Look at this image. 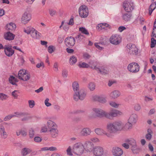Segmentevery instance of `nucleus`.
Wrapping results in <instances>:
<instances>
[{
    "mask_svg": "<svg viewBox=\"0 0 156 156\" xmlns=\"http://www.w3.org/2000/svg\"><path fill=\"white\" fill-rule=\"evenodd\" d=\"M66 51L69 53H72L74 52V50L72 49L67 48L66 49Z\"/></svg>",
    "mask_w": 156,
    "mask_h": 156,
    "instance_id": "nucleus-58",
    "label": "nucleus"
},
{
    "mask_svg": "<svg viewBox=\"0 0 156 156\" xmlns=\"http://www.w3.org/2000/svg\"><path fill=\"white\" fill-rule=\"evenodd\" d=\"M99 72L101 74H106L108 72L105 69L102 68V69H99Z\"/></svg>",
    "mask_w": 156,
    "mask_h": 156,
    "instance_id": "nucleus-48",
    "label": "nucleus"
},
{
    "mask_svg": "<svg viewBox=\"0 0 156 156\" xmlns=\"http://www.w3.org/2000/svg\"><path fill=\"white\" fill-rule=\"evenodd\" d=\"M138 49L135 45H133L132 49L128 51V53L131 55H136L138 54Z\"/></svg>",
    "mask_w": 156,
    "mask_h": 156,
    "instance_id": "nucleus-25",
    "label": "nucleus"
},
{
    "mask_svg": "<svg viewBox=\"0 0 156 156\" xmlns=\"http://www.w3.org/2000/svg\"><path fill=\"white\" fill-rule=\"evenodd\" d=\"M49 131L52 137L55 138L58 136V131L57 128L50 129Z\"/></svg>",
    "mask_w": 156,
    "mask_h": 156,
    "instance_id": "nucleus-21",
    "label": "nucleus"
},
{
    "mask_svg": "<svg viewBox=\"0 0 156 156\" xmlns=\"http://www.w3.org/2000/svg\"><path fill=\"white\" fill-rule=\"evenodd\" d=\"M125 10L127 12H131L134 8V3L131 2L125 1L123 4Z\"/></svg>",
    "mask_w": 156,
    "mask_h": 156,
    "instance_id": "nucleus-11",
    "label": "nucleus"
},
{
    "mask_svg": "<svg viewBox=\"0 0 156 156\" xmlns=\"http://www.w3.org/2000/svg\"><path fill=\"white\" fill-rule=\"evenodd\" d=\"M97 29L100 30H101L103 29H105V27L103 26L102 24L101 23L98 24L97 26Z\"/></svg>",
    "mask_w": 156,
    "mask_h": 156,
    "instance_id": "nucleus-49",
    "label": "nucleus"
},
{
    "mask_svg": "<svg viewBox=\"0 0 156 156\" xmlns=\"http://www.w3.org/2000/svg\"><path fill=\"white\" fill-rule=\"evenodd\" d=\"M88 87L91 91L94 90L95 88V85L93 82H90L88 84Z\"/></svg>",
    "mask_w": 156,
    "mask_h": 156,
    "instance_id": "nucleus-34",
    "label": "nucleus"
},
{
    "mask_svg": "<svg viewBox=\"0 0 156 156\" xmlns=\"http://www.w3.org/2000/svg\"><path fill=\"white\" fill-rule=\"evenodd\" d=\"M20 132L21 134L23 136L25 137L27 135V132L24 130L22 129L20 130Z\"/></svg>",
    "mask_w": 156,
    "mask_h": 156,
    "instance_id": "nucleus-56",
    "label": "nucleus"
},
{
    "mask_svg": "<svg viewBox=\"0 0 156 156\" xmlns=\"http://www.w3.org/2000/svg\"><path fill=\"white\" fill-rule=\"evenodd\" d=\"M124 126V124L121 121H115L112 123H108L106 129L109 132L107 133L103 129L97 128L95 129V133L99 135H105L108 137H110L111 134H115L122 130Z\"/></svg>",
    "mask_w": 156,
    "mask_h": 156,
    "instance_id": "nucleus-1",
    "label": "nucleus"
},
{
    "mask_svg": "<svg viewBox=\"0 0 156 156\" xmlns=\"http://www.w3.org/2000/svg\"><path fill=\"white\" fill-rule=\"evenodd\" d=\"M112 153L114 156H121L123 154V152L121 148L118 147H115L112 149Z\"/></svg>",
    "mask_w": 156,
    "mask_h": 156,
    "instance_id": "nucleus-18",
    "label": "nucleus"
},
{
    "mask_svg": "<svg viewBox=\"0 0 156 156\" xmlns=\"http://www.w3.org/2000/svg\"><path fill=\"white\" fill-rule=\"evenodd\" d=\"M23 31L28 34H30L31 36L34 39L39 38L41 36L40 33L30 26L28 27L26 29H24Z\"/></svg>",
    "mask_w": 156,
    "mask_h": 156,
    "instance_id": "nucleus-4",
    "label": "nucleus"
},
{
    "mask_svg": "<svg viewBox=\"0 0 156 156\" xmlns=\"http://www.w3.org/2000/svg\"><path fill=\"white\" fill-rule=\"evenodd\" d=\"M152 137V135L151 134L147 133L146 135V138L147 139L150 140L151 139Z\"/></svg>",
    "mask_w": 156,
    "mask_h": 156,
    "instance_id": "nucleus-64",
    "label": "nucleus"
},
{
    "mask_svg": "<svg viewBox=\"0 0 156 156\" xmlns=\"http://www.w3.org/2000/svg\"><path fill=\"white\" fill-rule=\"evenodd\" d=\"M62 75L63 77L66 78L68 75L67 71L66 70H63L62 73Z\"/></svg>",
    "mask_w": 156,
    "mask_h": 156,
    "instance_id": "nucleus-46",
    "label": "nucleus"
},
{
    "mask_svg": "<svg viewBox=\"0 0 156 156\" xmlns=\"http://www.w3.org/2000/svg\"><path fill=\"white\" fill-rule=\"evenodd\" d=\"M8 98V96L4 94L0 93V100L4 101L7 99Z\"/></svg>",
    "mask_w": 156,
    "mask_h": 156,
    "instance_id": "nucleus-37",
    "label": "nucleus"
},
{
    "mask_svg": "<svg viewBox=\"0 0 156 156\" xmlns=\"http://www.w3.org/2000/svg\"><path fill=\"white\" fill-rule=\"evenodd\" d=\"M140 67L138 64L133 62L129 64L128 66V70L131 72L136 73L140 70Z\"/></svg>",
    "mask_w": 156,
    "mask_h": 156,
    "instance_id": "nucleus-6",
    "label": "nucleus"
},
{
    "mask_svg": "<svg viewBox=\"0 0 156 156\" xmlns=\"http://www.w3.org/2000/svg\"><path fill=\"white\" fill-rule=\"evenodd\" d=\"M79 31L81 32V33L87 35L89 34V33L87 30H86L84 27H81L79 29Z\"/></svg>",
    "mask_w": 156,
    "mask_h": 156,
    "instance_id": "nucleus-35",
    "label": "nucleus"
},
{
    "mask_svg": "<svg viewBox=\"0 0 156 156\" xmlns=\"http://www.w3.org/2000/svg\"><path fill=\"white\" fill-rule=\"evenodd\" d=\"M91 131L90 129L88 127L83 128L80 132V134L82 136H88L90 135Z\"/></svg>",
    "mask_w": 156,
    "mask_h": 156,
    "instance_id": "nucleus-20",
    "label": "nucleus"
},
{
    "mask_svg": "<svg viewBox=\"0 0 156 156\" xmlns=\"http://www.w3.org/2000/svg\"><path fill=\"white\" fill-rule=\"evenodd\" d=\"M83 57L85 59H89L90 57V56L87 53H85L83 54Z\"/></svg>",
    "mask_w": 156,
    "mask_h": 156,
    "instance_id": "nucleus-60",
    "label": "nucleus"
},
{
    "mask_svg": "<svg viewBox=\"0 0 156 156\" xmlns=\"http://www.w3.org/2000/svg\"><path fill=\"white\" fill-rule=\"evenodd\" d=\"M156 44V40H155L154 38H152L151 39V48H153L155 46Z\"/></svg>",
    "mask_w": 156,
    "mask_h": 156,
    "instance_id": "nucleus-40",
    "label": "nucleus"
},
{
    "mask_svg": "<svg viewBox=\"0 0 156 156\" xmlns=\"http://www.w3.org/2000/svg\"><path fill=\"white\" fill-rule=\"evenodd\" d=\"M119 112L118 110L113 109L109 112H106L105 117L110 119H112L113 117L117 116Z\"/></svg>",
    "mask_w": 156,
    "mask_h": 156,
    "instance_id": "nucleus-13",
    "label": "nucleus"
},
{
    "mask_svg": "<svg viewBox=\"0 0 156 156\" xmlns=\"http://www.w3.org/2000/svg\"><path fill=\"white\" fill-rule=\"evenodd\" d=\"M31 19L30 15L28 12H25L21 18V22L25 24L27 23Z\"/></svg>",
    "mask_w": 156,
    "mask_h": 156,
    "instance_id": "nucleus-15",
    "label": "nucleus"
},
{
    "mask_svg": "<svg viewBox=\"0 0 156 156\" xmlns=\"http://www.w3.org/2000/svg\"><path fill=\"white\" fill-rule=\"evenodd\" d=\"M90 140L93 142H96L99 141L98 138L96 137H94L91 139Z\"/></svg>",
    "mask_w": 156,
    "mask_h": 156,
    "instance_id": "nucleus-63",
    "label": "nucleus"
},
{
    "mask_svg": "<svg viewBox=\"0 0 156 156\" xmlns=\"http://www.w3.org/2000/svg\"><path fill=\"white\" fill-rule=\"evenodd\" d=\"M14 114L16 116H17V117L23 116L26 115V114L25 113L18 112H14Z\"/></svg>",
    "mask_w": 156,
    "mask_h": 156,
    "instance_id": "nucleus-38",
    "label": "nucleus"
},
{
    "mask_svg": "<svg viewBox=\"0 0 156 156\" xmlns=\"http://www.w3.org/2000/svg\"><path fill=\"white\" fill-rule=\"evenodd\" d=\"M84 145L80 142L74 144L72 149L73 153L78 155H82L84 153Z\"/></svg>",
    "mask_w": 156,
    "mask_h": 156,
    "instance_id": "nucleus-3",
    "label": "nucleus"
},
{
    "mask_svg": "<svg viewBox=\"0 0 156 156\" xmlns=\"http://www.w3.org/2000/svg\"><path fill=\"white\" fill-rule=\"evenodd\" d=\"M156 29V21H155L154 23V26L153 28V31L152 32V34L153 35H155V34L156 33L155 29Z\"/></svg>",
    "mask_w": 156,
    "mask_h": 156,
    "instance_id": "nucleus-52",
    "label": "nucleus"
},
{
    "mask_svg": "<svg viewBox=\"0 0 156 156\" xmlns=\"http://www.w3.org/2000/svg\"><path fill=\"white\" fill-rule=\"evenodd\" d=\"M73 16H72L69 22V23H68V24L69 25H73Z\"/></svg>",
    "mask_w": 156,
    "mask_h": 156,
    "instance_id": "nucleus-57",
    "label": "nucleus"
},
{
    "mask_svg": "<svg viewBox=\"0 0 156 156\" xmlns=\"http://www.w3.org/2000/svg\"><path fill=\"white\" fill-rule=\"evenodd\" d=\"M15 36V35L10 32H7L4 35L5 39L9 41L13 40Z\"/></svg>",
    "mask_w": 156,
    "mask_h": 156,
    "instance_id": "nucleus-23",
    "label": "nucleus"
},
{
    "mask_svg": "<svg viewBox=\"0 0 156 156\" xmlns=\"http://www.w3.org/2000/svg\"><path fill=\"white\" fill-rule=\"evenodd\" d=\"M49 12L51 16H53L55 15L56 13V11L55 10L52 9H50L49 10Z\"/></svg>",
    "mask_w": 156,
    "mask_h": 156,
    "instance_id": "nucleus-51",
    "label": "nucleus"
},
{
    "mask_svg": "<svg viewBox=\"0 0 156 156\" xmlns=\"http://www.w3.org/2000/svg\"><path fill=\"white\" fill-rule=\"evenodd\" d=\"M65 42L67 47L69 48H71L75 44L76 40L74 37L72 36L68 37L66 38Z\"/></svg>",
    "mask_w": 156,
    "mask_h": 156,
    "instance_id": "nucleus-8",
    "label": "nucleus"
},
{
    "mask_svg": "<svg viewBox=\"0 0 156 156\" xmlns=\"http://www.w3.org/2000/svg\"><path fill=\"white\" fill-rule=\"evenodd\" d=\"M77 61V58L75 56L73 55L70 57L69 62L70 65H73L75 64Z\"/></svg>",
    "mask_w": 156,
    "mask_h": 156,
    "instance_id": "nucleus-32",
    "label": "nucleus"
},
{
    "mask_svg": "<svg viewBox=\"0 0 156 156\" xmlns=\"http://www.w3.org/2000/svg\"><path fill=\"white\" fill-rule=\"evenodd\" d=\"M28 104L29 107L31 108H33L35 105L34 101V100H29L28 101Z\"/></svg>",
    "mask_w": 156,
    "mask_h": 156,
    "instance_id": "nucleus-41",
    "label": "nucleus"
},
{
    "mask_svg": "<svg viewBox=\"0 0 156 156\" xmlns=\"http://www.w3.org/2000/svg\"><path fill=\"white\" fill-rule=\"evenodd\" d=\"M31 151L29 148H24L22 150V154L23 156H25L28 154L30 153Z\"/></svg>",
    "mask_w": 156,
    "mask_h": 156,
    "instance_id": "nucleus-33",
    "label": "nucleus"
},
{
    "mask_svg": "<svg viewBox=\"0 0 156 156\" xmlns=\"http://www.w3.org/2000/svg\"><path fill=\"white\" fill-rule=\"evenodd\" d=\"M120 95V92L117 90H115L111 92L110 95V97L113 99H115Z\"/></svg>",
    "mask_w": 156,
    "mask_h": 156,
    "instance_id": "nucleus-26",
    "label": "nucleus"
},
{
    "mask_svg": "<svg viewBox=\"0 0 156 156\" xmlns=\"http://www.w3.org/2000/svg\"><path fill=\"white\" fill-rule=\"evenodd\" d=\"M136 111H139L141 108V107L140 105H136L134 107Z\"/></svg>",
    "mask_w": 156,
    "mask_h": 156,
    "instance_id": "nucleus-55",
    "label": "nucleus"
},
{
    "mask_svg": "<svg viewBox=\"0 0 156 156\" xmlns=\"http://www.w3.org/2000/svg\"><path fill=\"white\" fill-rule=\"evenodd\" d=\"M16 28V24L13 23H11L6 26V29L9 30H14Z\"/></svg>",
    "mask_w": 156,
    "mask_h": 156,
    "instance_id": "nucleus-27",
    "label": "nucleus"
},
{
    "mask_svg": "<svg viewBox=\"0 0 156 156\" xmlns=\"http://www.w3.org/2000/svg\"><path fill=\"white\" fill-rule=\"evenodd\" d=\"M18 91L16 90H15L13 91L12 93V96H13L15 98H17L18 96V94L16 92H18Z\"/></svg>",
    "mask_w": 156,
    "mask_h": 156,
    "instance_id": "nucleus-54",
    "label": "nucleus"
},
{
    "mask_svg": "<svg viewBox=\"0 0 156 156\" xmlns=\"http://www.w3.org/2000/svg\"><path fill=\"white\" fill-rule=\"evenodd\" d=\"M109 104L111 106L115 108H118L119 106V104L113 101L110 102Z\"/></svg>",
    "mask_w": 156,
    "mask_h": 156,
    "instance_id": "nucleus-43",
    "label": "nucleus"
},
{
    "mask_svg": "<svg viewBox=\"0 0 156 156\" xmlns=\"http://www.w3.org/2000/svg\"><path fill=\"white\" fill-rule=\"evenodd\" d=\"M71 148L70 146H69L66 150L67 153L68 155L72 156L73 154L71 152Z\"/></svg>",
    "mask_w": 156,
    "mask_h": 156,
    "instance_id": "nucleus-45",
    "label": "nucleus"
},
{
    "mask_svg": "<svg viewBox=\"0 0 156 156\" xmlns=\"http://www.w3.org/2000/svg\"><path fill=\"white\" fill-rule=\"evenodd\" d=\"M156 8V2L152 3L150 6L149 8V14L151 15L154 11Z\"/></svg>",
    "mask_w": 156,
    "mask_h": 156,
    "instance_id": "nucleus-29",
    "label": "nucleus"
},
{
    "mask_svg": "<svg viewBox=\"0 0 156 156\" xmlns=\"http://www.w3.org/2000/svg\"><path fill=\"white\" fill-rule=\"evenodd\" d=\"M42 139L40 137L38 136L35 137L34 138V140L35 141L37 142H39L41 141Z\"/></svg>",
    "mask_w": 156,
    "mask_h": 156,
    "instance_id": "nucleus-53",
    "label": "nucleus"
},
{
    "mask_svg": "<svg viewBox=\"0 0 156 156\" xmlns=\"http://www.w3.org/2000/svg\"><path fill=\"white\" fill-rule=\"evenodd\" d=\"M137 119V116L136 114H132L131 115L128 119V121L133 124H135L136 122Z\"/></svg>",
    "mask_w": 156,
    "mask_h": 156,
    "instance_id": "nucleus-24",
    "label": "nucleus"
},
{
    "mask_svg": "<svg viewBox=\"0 0 156 156\" xmlns=\"http://www.w3.org/2000/svg\"><path fill=\"white\" fill-rule=\"evenodd\" d=\"M132 14L130 12H125L122 14V20L126 22L130 21L132 17Z\"/></svg>",
    "mask_w": 156,
    "mask_h": 156,
    "instance_id": "nucleus-19",
    "label": "nucleus"
},
{
    "mask_svg": "<svg viewBox=\"0 0 156 156\" xmlns=\"http://www.w3.org/2000/svg\"><path fill=\"white\" fill-rule=\"evenodd\" d=\"M47 125L48 128L50 129L57 128V125L56 123L52 121L49 120L47 122Z\"/></svg>",
    "mask_w": 156,
    "mask_h": 156,
    "instance_id": "nucleus-30",
    "label": "nucleus"
},
{
    "mask_svg": "<svg viewBox=\"0 0 156 156\" xmlns=\"http://www.w3.org/2000/svg\"><path fill=\"white\" fill-rule=\"evenodd\" d=\"M93 110L97 116L99 117H105L106 112L102 109L98 108H94Z\"/></svg>",
    "mask_w": 156,
    "mask_h": 156,
    "instance_id": "nucleus-16",
    "label": "nucleus"
},
{
    "mask_svg": "<svg viewBox=\"0 0 156 156\" xmlns=\"http://www.w3.org/2000/svg\"><path fill=\"white\" fill-rule=\"evenodd\" d=\"M85 149L87 151L91 152L93 151L94 147V144L91 141H86L84 145Z\"/></svg>",
    "mask_w": 156,
    "mask_h": 156,
    "instance_id": "nucleus-17",
    "label": "nucleus"
},
{
    "mask_svg": "<svg viewBox=\"0 0 156 156\" xmlns=\"http://www.w3.org/2000/svg\"><path fill=\"white\" fill-rule=\"evenodd\" d=\"M17 77L20 80L27 81L30 79V76L27 71L21 69L19 71Z\"/></svg>",
    "mask_w": 156,
    "mask_h": 156,
    "instance_id": "nucleus-5",
    "label": "nucleus"
},
{
    "mask_svg": "<svg viewBox=\"0 0 156 156\" xmlns=\"http://www.w3.org/2000/svg\"><path fill=\"white\" fill-rule=\"evenodd\" d=\"M95 99L96 101L102 103H104L106 102V100L105 98L100 96H95Z\"/></svg>",
    "mask_w": 156,
    "mask_h": 156,
    "instance_id": "nucleus-31",
    "label": "nucleus"
},
{
    "mask_svg": "<svg viewBox=\"0 0 156 156\" xmlns=\"http://www.w3.org/2000/svg\"><path fill=\"white\" fill-rule=\"evenodd\" d=\"M9 83L12 85L17 86L16 82L18 81L17 79L13 76H10L9 78Z\"/></svg>",
    "mask_w": 156,
    "mask_h": 156,
    "instance_id": "nucleus-28",
    "label": "nucleus"
},
{
    "mask_svg": "<svg viewBox=\"0 0 156 156\" xmlns=\"http://www.w3.org/2000/svg\"><path fill=\"white\" fill-rule=\"evenodd\" d=\"M133 124H133L131 122H129L128 121V122L126 124L125 127L126 128L128 129H130L132 128V125Z\"/></svg>",
    "mask_w": 156,
    "mask_h": 156,
    "instance_id": "nucleus-42",
    "label": "nucleus"
},
{
    "mask_svg": "<svg viewBox=\"0 0 156 156\" xmlns=\"http://www.w3.org/2000/svg\"><path fill=\"white\" fill-rule=\"evenodd\" d=\"M58 64L57 62H55V63L54 65V68H55V71L56 72H57L58 69Z\"/></svg>",
    "mask_w": 156,
    "mask_h": 156,
    "instance_id": "nucleus-62",
    "label": "nucleus"
},
{
    "mask_svg": "<svg viewBox=\"0 0 156 156\" xmlns=\"http://www.w3.org/2000/svg\"><path fill=\"white\" fill-rule=\"evenodd\" d=\"M12 46L8 47L7 45H5L4 47L5 53L6 55L8 57H11L14 53V51L12 49Z\"/></svg>",
    "mask_w": 156,
    "mask_h": 156,
    "instance_id": "nucleus-14",
    "label": "nucleus"
},
{
    "mask_svg": "<svg viewBox=\"0 0 156 156\" xmlns=\"http://www.w3.org/2000/svg\"><path fill=\"white\" fill-rule=\"evenodd\" d=\"M80 16L82 18H86L88 15L87 8L85 5L80 6L79 9Z\"/></svg>",
    "mask_w": 156,
    "mask_h": 156,
    "instance_id": "nucleus-9",
    "label": "nucleus"
},
{
    "mask_svg": "<svg viewBox=\"0 0 156 156\" xmlns=\"http://www.w3.org/2000/svg\"><path fill=\"white\" fill-rule=\"evenodd\" d=\"M54 108L57 111H58L60 110L61 107L58 105H55L54 107Z\"/></svg>",
    "mask_w": 156,
    "mask_h": 156,
    "instance_id": "nucleus-59",
    "label": "nucleus"
},
{
    "mask_svg": "<svg viewBox=\"0 0 156 156\" xmlns=\"http://www.w3.org/2000/svg\"><path fill=\"white\" fill-rule=\"evenodd\" d=\"M49 99L47 98L45 100L44 103L45 105L47 107H49L51 105V104L48 102Z\"/></svg>",
    "mask_w": 156,
    "mask_h": 156,
    "instance_id": "nucleus-50",
    "label": "nucleus"
},
{
    "mask_svg": "<svg viewBox=\"0 0 156 156\" xmlns=\"http://www.w3.org/2000/svg\"><path fill=\"white\" fill-rule=\"evenodd\" d=\"M126 29V28L125 27L120 26L118 28V30L120 32H121Z\"/></svg>",
    "mask_w": 156,
    "mask_h": 156,
    "instance_id": "nucleus-61",
    "label": "nucleus"
},
{
    "mask_svg": "<svg viewBox=\"0 0 156 156\" xmlns=\"http://www.w3.org/2000/svg\"><path fill=\"white\" fill-rule=\"evenodd\" d=\"M34 131L33 129H31L29 131V134L30 138H33L34 135Z\"/></svg>",
    "mask_w": 156,
    "mask_h": 156,
    "instance_id": "nucleus-39",
    "label": "nucleus"
},
{
    "mask_svg": "<svg viewBox=\"0 0 156 156\" xmlns=\"http://www.w3.org/2000/svg\"><path fill=\"white\" fill-rule=\"evenodd\" d=\"M54 46H50L48 48V51L50 53H52L54 51Z\"/></svg>",
    "mask_w": 156,
    "mask_h": 156,
    "instance_id": "nucleus-47",
    "label": "nucleus"
},
{
    "mask_svg": "<svg viewBox=\"0 0 156 156\" xmlns=\"http://www.w3.org/2000/svg\"><path fill=\"white\" fill-rule=\"evenodd\" d=\"M78 66L80 68H88L89 67L88 64L84 62H80Z\"/></svg>",
    "mask_w": 156,
    "mask_h": 156,
    "instance_id": "nucleus-36",
    "label": "nucleus"
},
{
    "mask_svg": "<svg viewBox=\"0 0 156 156\" xmlns=\"http://www.w3.org/2000/svg\"><path fill=\"white\" fill-rule=\"evenodd\" d=\"M0 133L2 138L6 139L7 138L8 134L5 130L4 127L2 125L0 126Z\"/></svg>",
    "mask_w": 156,
    "mask_h": 156,
    "instance_id": "nucleus-22",
    "label": "nucleus"
},
{
    "mask_svg": "<svg viewBox=\"0 0 156 156\" xmlns=\"http://www.w3.org/2000/svg\"><path fill=\"white\" fill-rule=\"evenodd\" d=\"M73 89L74 92L73 94V99L76 101L79 100H83L85 98L86 94L84 90H79V84L76 82H74L73 83Z\"/></svg>",
    "mask_w": 156,
    "mask_h": 156,
    "instance_id": "nucleus-2",
    "label": "nucleus"
},
{
    "mask_svg": "<svg viewBox=\"0 0 156 156\" xmlns=\"http://www.w3.org/2000/svg\"><path fill=\"white\" fill-rule=\"evenodd\" d=\"M93 154L95 156H101L104 153V149L100 146H96L92 151Z\"/></svg>",
    "mask_w": 156,
    "mask_h": 156,
    "instance_id": "nucleus-12",
    "label": "nucleus"
},
{
    "mask_svg": "<svg viewBox=\"0 0 156 156\" xmlns=\"http://www.w3.org/2000/svg\"><path fill=\"white\" fill-rule=\"evenodd\" d=\"M133 44H127L126 47V50L127 52L129 50H130V49H132V47H133Z\"/></svg>",
    "mask_w": 156,
    "mask_h": 156,
    "instance_id": "nucleus-44",
    "label": "nucleus"
},
{
    "mask_svg": "<svg viewBox=\"0 0 156 156\" xmlns=\"http://www.w3.org/2000/svg\"><path fill=\"white\" fill-rule=\"evenodd\" d=\"M110 42L114 45L119 44L121 41V38L120 35L115 34L112 35L109 39Z\"/></svg>",
    "mask_w": 156,
    "mask_h": 156,
    "instance_id": "nucleus-7",
    "label": "nucleus"
},
{
    "mask_svg": "<svg viewBox=\"0 0 156 156\" xmlns=\"http://www.w3.org/2000/svg\"><path fill=\"white\" fill-rule=\"evenodd\" d=\"M128 143L131 146V150L134 154H137L139 152V148L136 145V142L134 139H131L128 140Z\"/></svg>",
    "mask_w": 156,
    "mask_h": 156,
    "instance_id": "nucleus-10",
    "label": "nucleus"
}]
</instances>
